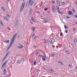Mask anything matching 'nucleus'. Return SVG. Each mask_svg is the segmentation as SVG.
<instances>
[{
    "instance_id": "7c9ffc66",
    "label": "nucleus",
    "mask_w": 77,
    "mask_h": 77,
    "mask_svg": "<svg viewBox=\"0 0 77 77\" xmlns=\"http://www.w3.org/2000/svg\"><path fill=\"white\" fill-rule=\"evenodd\" d=\"M74 42H77V39H75L74 40Z\"/></svg>"
},
{
    "instance_id": "338daca9",
    "label": "nucleus",
    "mask_w": 77,
    "mask_h": 77,
    "mask_svg": "<svg viewBox=\"0 0 77 77\" xmlns=\"http://www.w3.org/2000/svg\"><path fill=\"white\" fill-rule=\"evenodd\" d=\"M47 18L48 19V17H47Z\"/></svg>"
},
{
    "instance_id": "4468645a",
    "label": "nucleus",
    "mask_w": 77,
    "mask_h": 77,
    "mask_svg": "<svg viewBox=\"0 0 77 77\" xmlns=\"http://www.w3.org/2000/svg\"><path fill=\"white\" fill-rule=\"evenodd\" d=\"M17 25H18V20H16V23H15V26H17Z\"/></svg>"
},
{
    "instance_id": "aec40b11",
    "label": "nucleus",
    "mask_w": 77,
    "mask_h": 77,
    "mask_svg": "<svg viewBox=\"0 0 77 77\" xmlns=\"http://www.w3.org/2000/svg\"><path fill=\"white\" fill-rule=\"evenodd\" d=\"M21 61H22V62H24V59L22 58L21 59Z\"/></svg>"
},
{
    "instance_id": "c9c22d12",
    "label": "nucleus",
    "mask_w": 77,
    "mask_h": 77,
    "mask_svg": "<svg viewBox=\"0 0 77 77\" xmlns=\"http://www.w3.org/2000/svg\"><path fill=\"white\" fill-rule=\"evenodd\" d=\"M66 18H67V19H69V18H70V17H66Z\"/></svg>"
},
{
    "instance_id": "58836bf2",
    "label": "nucleus",
    "mask_w": 77,
    "mask_h": 77,
    "mask_svg": "<svg viewBox=\"0 0 77 77\" xmlns=\"http://www.w3.org/2000/svg\"><path fill=\"white\" fill-rule=\"evenodd\" d=\"M35 28H32V30H33V31H34V30H35Z\"/></svg>"
},
{
    "instance_id": "412c9836",
    "label": "nucleus",
    "mask_w": 77,
    "mask_h": 77,
    "mask_svg": "<svg viewBox=\"0 0 77 77\" xmlns=\"http://www.w3.org/2000/svg\"><path fill=\"white\" fill-rule=\"evenodd\" d=\"M48 8H45V9H44V11H47V10H48Z\"/></svg>"
},
{
    "instance_id": "bb28decb",
    "label": "nucleus",
    "mask_w": 77,
    "mask_h": 77,
    "mask_svg": "<svg viewBox=\"0 0 77 77\" xmlns=\"http://www.w3.org/2000/svg\"><path fill=\"white\" fill-rule=\"evenodd\" d=\"M72 11L74 13H75V10H74V9H72Z\"/></svg>"
},
{
    "instance_id": "de8ad7c7",
    "label": "nucleus",
    "mask_w": 77,
    "mask_h": 77,
    "mask_svg": "<svg viewBox=\"0 0 77 77\" xmlns=\"http://www.w3.org/2000/svg\"><path fill=\"white\" fill-rule=\"evenodd\" d=\"M69 66L70 67H71V65L70 64H69Z\"/></svg>"
},
{
    "instance_id": "c03bdc74",
    "label": "nucleus",
    "mask_w": 77,
    "mask_h": 77,
    "mask_svg": "<svg viewBox=\"0 0 77 77\" xmlns=\"http://www.w3.org/2000/svg\"><path fill=\"white\" fill-rule=\"evenodd\" d=\"M42 4H41V5L39 6V7H41V6H42Z\"/></svg>"
},
{
    "instance_id": "3c124183",
    "label": "nucleus",
    "mask_w": 77,
    "mask_h": 77,
    "mask_svg": "<svg viewBox=\"0 0 77 77\" xmlns=\"http://www.w3.org/2000/svg\"><path fill=\"white\" fill-rule=\"evenodd\" d=\"M57 9L58 10H59V7H57Z\"/></svg>"
},
{
    "instance_id": "9d476101",
    "label": "nucleus",
    "mask_w": 77,
    "mask_h": 77,
    "mask_svg": "<svg viewBox=\"0 0 77 77\" xmlns=\"http://www.w3.org/2000/svg\"><path fill=\"white\" fill-rule=\"evenodd\" d=\"M6 69H4L3 71V74L4 75H6Z\"/></svg>"
},
{
    "instance_id": "39448f33",
    "label": "nucleus",
    "mask_w": 77,
    "mask_h": 77,
    "mask_svg": "<svg viewBox=\"0 0 77 77\" xmlns=\"http://www.w3.org/2000/svg\"><path fill=\"white\" fill-rule=\"evenodd\" d=\"M6 63H7V60H6L2 64V66L1 67V68H3V67L5 65V64H6Z\"/></svg>"
},
{
    "instance_id": "f8f14e48",
    "label": "nucleus",
    "mask_w": 77,
    "mask_h": 77,
    "mask_svg": "<svg viewBox=\"0 0 77 77\" xmlns=\"http://www.w3.org/2000/svg\"><path fill=\"white\" fill-rule=\"evenodd\" d=\"M68 14L69 15H71L72 14V11H69Z\"/></svg>"
},
{
    "instance_id": "72a5a7b5",
    "label": "nucleus",
    "mask_w": 77,
    "mask_h": 77,
    "mask_svg": "<svg viewBox=\"0 0 77 77\" xmlns=\"http://www.w3.org/2000/svg\"><path fill=\"white\" fill-rule=\"evenodd\" d=\"M62 5H64L65 4V2H62Z\"/></svg>"
},
{
    "instance_id": "473e14b6",
    "label": "nucleus",
    "mask_w": 77,
    "mask_h": 77,
    "mask_svg": "<svg viewBox=\"0 0 77 77\" xmlns=\"http://www.w3.org/2000/svg\"><path fill=\"white\" fill-rule=\"evenodd\" d=\"M9 54V52H8L7 54H6V57L8 56V55Z\"/></svg>"
},
{
    "instance_id": "a211bd4d",
    "label": "nucleus",
    "mask_w": 77,
    "mask_h": 77,
    "mask_svg": "<svg viewBox=\"0 0 77 77\" xmlns=\"http://www.w3.org/2000/svg\"><path fill=\"white\" fill-rule=\"evenodd\" d=\"M36 64V61H35L34 62L33 65H35Z\"/></svg>"
},
{
    "instance_id": "f03ea898",
    "label": "nucleus",
    "mask_w": 77,
    "mask_h": 77,
    "mask_svg": "<svg viewBox=\"0 0 77 77\" xmlns=\"http://www.w3.org/2000/svg\"><path fill=\"white\" fill-rule=\"evenodd\" d=\"M25 2H23L22 4V5L21 7V8L20 9V12H22L23 10V9H24V6H25Z\"/></svg>"
},
{
    "instance_id": "603ef678",
    "label": "nucleus",
    "mask_w": 77,
    "mask_h": 77,
    "mask_svg": "<svg viewBox=\"0 0 77 77\" xmlns=\"http://www.w3.org/2000/svg\"><path fill=\"white\" fill-rule=\"evenodd\" d=\"M75 18H77V15H75Z\"/></svg>"
},
{
    "instance_id": "393cba45",
    "label": "nucleus",
    "mask_w": 77,
    "mask_h": 77,
    "mask_svg": "<svg viewBox=\"0 0 77 77\" xmlns=\"http://www.w3.org/2000/svg\"><path fill=\"white\" fill-rule=\"evenodd\" d=\"M0 24L2 26H3V22H0Z\"/></svg>"
},
{
    "instance_id": "7ed1b4c3",
    "label": "nucleus",
    "mask_w": 77,
    "mask_h": 77,
    "mask_svg": "<svg viewBox=\"0 0 77 77\" xmlns=\"http://www.w3.org/2000/svg\"><path fill=\"white\" fill-rule=\"evenodd\" d=\"M33 4V1H32V0H29V2L28 3V5H30L32 6Z\"/></svg>"
},
{
    "instance_id": "4c0bfd02",
    "label": "nucleus",
    "mask_w": 77,
    "mask_h": 77,
    "mask_svg": "<svg viewBox=\"0 0 77 77\" xmlns=\"http://www.w3.org/2000/svg\"><path fill=\"white\" fill-rule=\"evenodd\" d=\"M64 27L66 29L67 28V27H66V26H64Z\"/></svg>"
},
{
    "instance_id": "864d4df0",
    "label": "nucleus",
    "mask_w": 77,
    "mask_h": 77,
    "mask_svg": "<svg viewBox=\"0 0 77 77\" xmlns=\"http://www.w3.org/2000/svg\"><path fill=\"white\" fill-rule=\"evenodd\" d=\"M38 53H39V52H37L36 54H38Z\"/></svg>"
},
{
    "instance_id": "49530a36",
    "label": "nucleus",
    "mask_w": 77,
    "mask_h": 77,
    "mask_svg": "<svg viewBox=\"0 0 77 77\" xmlns=\"http://www.w3.org/2000/svg\"><path fill=\"white\" fill-rule=\"evenodd\" d=\"M56 36H57V38H58V37H59V35H56Z\"/></svg>"
},
{
    "instance_id": "69168bd1",
    "label": "nucleus",
    "mask_w": 77,
    "mask_h": 77,
    "mask_svg": "<svg viewBox=\"0 0 77 77\" xmlns=\"http://www.w3.org/2000/svg\"><path fill=\"white\" fill-rule=\"evenodd\" d=\"M20 61V60H17V61L18 62H19Z\"/></svg>"
},
{
    "instance_id": "680f3d73",
    "label": "nucleus",
    "mask_w": 77,
    "mask_h": 77,
    "mask_svg": "<svg viewBox=\"0 0 77 77\" xmlns=\"http://www.w3.org/2000/svg\"><path fill=\"white\" fill-rule=\"evenodd\" d=\"M42 4H43V2H42V3H41V4H42Z\"/></svg>"
},
{
    "instance_id": "e433bc0d",
    "label": "nucleus",
    "mask_w": 77,
    "mask_h": 77,
    "mask_svg": "<svg viewBox=\"0 0 77 77\" xmlns=\"http://www.w3.org/2000/svg\"><path fill=\"white\" fill-rule=\"evenodd\" d=\"M60 36H62V32H61L60 33Z\"/></svg>"
},
{
    "instance_id": "ea45409f",
    "label": "nucleus",
    "mask_w": 77,
    "mask_h": 77,
    "mask_svg": "<svg viewBox=\"0 0 77 77\" xmlns=\"http://www.w3.org/2000/svg\"><path fill=\"white\" fill-rule=\"evenodd\" d=\"M20 62H17V64H18V65H19V64H20Z\"/></svg>"
},
{
    "instance_id": "4be33fe9",
    "label": "nucleus",
    "mask_w": 77,
    "mask_h": 77,
    "mask_svg": "<svg viewBox=\"0 0 77 77\" xmlns=\"http://www.w3.org/2000/svg\"><path fill=\"white\" fill-rule=\"evenodd\" d=\"M38 56H40L41 57H42L44 56L42 55H38Z\"/></svg>"
},
{
    "instance_id": "f704fd0d",
    "label": "nucleus",
    "mask_w": 77,
    "mask_h": 77,
    "mask_svg": "<svg viewBox=\"0 0 77 77\" xmlns=\"http://www.w3.org/2000/svg\"><path fill=\"white\" fill-rule=\"evenodd\" d=\"M58 63H61V64H63V63H62L60 61H58Z\"/></svg>"
},
{
    "instance_id": "774afa93",
    "label": "nucleus",
    "mask_w": 77,
    "mask_h": 77,
    "mask_svg": "<svg viewBox=\"0 0 77 77\" xmlns=\"http://www.w3.org/2000/svg\"><path fill=\"white\" fill-rule=\"evenodd\" d=\"M11 68H12V66H11Z\"/></svg>"
},
{
    "instance_id": "0e129e2a",
    "label": "nucleus",
    "mask_w": 77,
    "mask_h": 77,
    "mask_svg": "<svg viewBox=\"0 0 77 77\" xmlns=\"http://www.w3.org/2000/svg\"><path fill=\"white\" fill-rule=\"evenodd\" d=\"M75 68H76V69H77V67H76Z\"/></svg>"
},
{
    "instance_id": "0eeeda50",
    "label": "nucleus",
    "mask_w": 77,
    "mask_h": 77,
    "mask_svg": "<svg viewBox=\"0 0 77 77\" xmlns=\"http://www.w3.org/2000/svg\"><path fill=\"white\" fill-rule=\"evenodd\" d=\"M36 35H35V34H34L32 36V38L33 39V40H34V39H36Z\"/></svg>"
},
{
    "instance_id": "2f4dec72",
    "label": "nucleus",
    "mask_w": 77,
    "mask_h": 77,
    "mask_svg": "<svg viewBox=\"0 0 77 77\" xmlns=\"http://www.w3.org/2000/svg\"><path fill=\"white\" fill-rule=\"evenodd\" d=\"M7 17H9V18H10V16L9 15V14H6Z\"/></svg>"
},
{
    "instance_id": "6e6552de",
    "label": "nucleus",
    "mask_w": 77,
    "mask_h": 77,
    "mask_svg": "<svg viewBox=\"0 0 77 77\" xmlns=\"http://www.w3.org/2000/svg\"><path fill=\"white\" fill-rule=\"evenodd\" d=\"M20 46H17V47L18 48H19V49H20L21 48H23V46L22 45H20Z\"/></svg>"
},
{
    "instance_id": "5fc2aeb1",
    "label": "nucleus",
    "mask_w": 77,
    "mask_h": 77,
    "mask_svg": "<svg viewBox=\"0 0 77 77\" xmlns=\"http://www.w3.org/2000/svg\"><path fill=\"white\" fill-rule=\"evenodd\" d=\"M73 30L74 31H75V29H73Z\"/></svg>"
},
{
    "instance_id": "a19ab883",
    "label": "nucleus",
    "mask_w": 77,
    "mask_h": 77,
    "mask_svg": "<svg viewBox=\"0 0 77 77\" xmlns=\"http://www.w3.org/2000/svg\"><path fill=\"white\" fill-rule=\"evenodd\" d=\"M52 3H54V4L55 3V2L54 1H53L52 2Z\"/></svg>"
},
{
    "instance_id": "79ce46f5",
    "label": "nucleus",
    "mask_w": 77,
    "mask_h": 77,
    "mask_svg": "<svg viewBox=\"0 0 77 77\" xmlns=\"http://www.w3.org/2000/svg\"><path fill=\"white\" fill-rule=\"evenodd\" d=\"M66 33H68V31H67V30H66Z\"/></svg>"
},
{
    "instance_id": "bf43d9fd",
    "label": "nucleus",
    "mask_w": 77,
    "mask_h": 77,
    "mask_svg": "<svg viewBox=\"0 0 77 77\" xmlns=\"http://www.w3.org/2000/svg\"><path fill=\"white\" fill-rule=\"evenodd\" d=\"M75 4H76V5H77V2H75Z\"/></svg>"
},
{
    "instance_id": "4d7b16f0",
    "label": "nucleus",
    "mask_w": 77,
    "mask_h": 77,
    "mask_svg": "<svg viewBox=\"0 0 77 77\" xmlns=\"http://www.w3.org/2000/svg\"><path fill=\"white\" fill-rule=\"evenodd\" d=\"M20 35L18 36L17 38H20Z\"/></svg>"
},
{
    "instance_id": "9b49d317",
    "label": "nucleus",
    "mask_w": 77,
    "mask_h": 77,
    "mask_svg": "<svg viewBox=\"0 0 77 77\" xmlns=\"http://www.w3.org/2000/svg\"><path fill=\"white\" fill-rule=\"evenodd\" d=\"M2 9L4 11V12H5L6 11V10H5V8L3 7H1Z\"/></svg>"
},
{
    "instance_id": "423d86ee",
    "label": "nucleus",
    "mask_w": 77,
    "mask_h": 77,
    "mask_svg": "<svg viewBox=\"0 0 77 77\" xmlns=\"http://www.w3.org/2000/svg\"><path fill=\"white\" fill-rule=\"evenodd\" d=\"M55 42V40L54 39H52L50 42V44H53L54 42Z\"/></svg>"
},
{
    "instance_id": "ddd939ff",
    "label": "nucleus",
    "mask_w": 77,
    "mask_h": 77,
    "mask_svg": "<svg viewBox=\"0 0 77 77\" xmlns=\"http://www.w3.org/2000/svg\"><path fill=\"white\" fill-rule=\"evenodd\" d=\"M44 41H45V42L47 44V43H48V40H47V39H46L45 40H44Z\"/></svg>"
},
{
    "instance_id": "f257e3e1",
    "label": "nucleus",
    "mask_w": 77,
    "mask_h": 77,
    "mask_svg": "<svg viewBox=\"0 0 77 77\" xmlns=\"http://www.w3.org/2000/svg\"><path fill=\"white\" fill-rule=\"evenodd\" d=\"M17 33H16L12 37V38L11 39V41L10 45L8 48V49H9L10 48H11V47L12 46V45L13 44V43H14V41H15V39L16 38V36H17Z\"/></svg>"
},
{
    "instance_id": "2eb2a0df",
    "label": "nucleus",
    "mask_w": 77,
    "mask_h": 77,
    "mask_svg": "<svg viewBox=\"0 0 77 77\" xmlns=\"http://www.w3.org/2000/svg\"><path fill=\"white\" fill-rule=\"evenodd\" d=\"M45 56H43L42 58V60H44V61H45Z\"/></svg>"
},
{
    "instance_id": "b1692460",
    "label": "nucleus",
    "mask_w": 77,
    "mask_h": 77,
    "mask_svg": "<svg viewBox=\"0 0 77 77\" xmlns=\"http://www.w3.org/2000/svg\"><path fill=\"white\" fill-rule=\"evenodd\" d=\"M31 20H32V21L33 22V21H34V20H33V18L32 17L31 18Z\"/></svg>"
},
{
    "instance_id": "8fccbe9b",
    "label": "nucleus",
    "mask_w": 77,
    "mask_h": 77,
    "mask_svg": "<svg viewBox=\"0 0 77 77\" xmlns=\"http://www.w3.org/2000/svg\"><path fill=\"white\" fill-rule=\"evenodd\" d=\"M39 13H40L39 12V11H37V14H39Z\"/></svg>"
},
{
    "instance_id": "c756f323",
    "label": "nucleus",
    "mask_w": 77,
    "mask_h": 77,
    "mask_svg": "<svg viewBox=\"0 0 77 77\" xmlns=\"http://www.w3.org/2000/svg\"><path fill=\"white\" fill-rule=\"evenodd\" d=\"M45 59H48V57H47L46 56H45Z\"/></svg>"
},
{
    "instance_id": "c85d7f7f",
    "label": "nucleus",
    "mask_w": 77,
    "mask_h": 77,
    "mask_svg": "<svg viewBox=\"0 0 77 77\" xmlns=\"http://www.w3.org/2000/svg\"><path fill=\"white\" fill-rule=\"evenodd\" d=\"M6 57H7L6 56H5V57H4V59H3V60H2V61H3L5 59H6Z\"/></svg>"
},
{
    "instance_id": "cd10ccee",
    "label": "nucleus",
    "mask_w": 77,
    "mask_h": 77,
    "mask_svg": "<svg viewBox=\"0 0 77 77\" xmlns=\"http://www.w3.org/2000/svg\"><path fill=\"white\" fill-rule=\"evenodd\" d=\"M33 48H36V46L34 45H33Z\"/></svg>"
},
{
    "instance_id": "20e7f679",
    "label": "nucleus",
    "mask_w": 77,
    "mask_h": 77,
    "mask_svg": "<svg viewBox=\"0 0 77 77\" xmlns=\"http://www.w3.org/2000/svg\"><path fill=\"white\" fill-rule=\"evenodd\" d=\"M52 11L53 12H55L56 11V8H55V7H54V6H53L52 8Z\"/></svg>"
},
{
    "instance_id": "37998d69",
    "label": "nucleus",
    "mask_w": 77,
    "mask_h": 77,
    "mask_svg": "<svg viewBox=\"0 0 77 77\" xmlns=\"http://www.w3.org/2000/svg\"><path fill=\"white\" fill-rule=\"evenodd\" d=\"M43 22L45 23H47L46 21H45V20H43Z\"/></svg>"
},
{
    "instance_id": "5701e85b",
    "label": "nucleus",
    "mask_w": 77,
    "mask_h": 77,
    "mask_svg": "<svg viewBox=\"0 0 77 77\" xmlns=\"http://www.w3.org/2000/svg\"><path fill=\"white\" fill-rule=\"evenodd\" d=\"M54 54H52L51 56V57H54Z\"/></svg>"
},
{
    "instance_id": "a878e982",
    "label": "nucleus",
    "mask_w": 77,
    "mask_h": 77,
    "mask_svg": "<svg viewBox=\"0 0 77 77\" xmlns=\"http://www.w3.org/2000/svg\"><path fill=\"white\" fill-rule=\"evenodd\" d=\"M58 13H59V14H62V12L60 11H58Z\"/></svg>"
},
{
    "instance_id": "1a4fd4ad",
    "label": "nucleus",
    "mask_w": 77,
    "mask_h": 77,
    "mask_svg": "<svg viewBox=\"0 0 77 77\" xmlns=\"http://www.w3.org/2000/svg\"><path fill=\"white\" fill-rule=\"evenodd\" d=\"M32 12H33V10L32 9H31L29 11V15H31L32 13Z\"/></svg>"
},
{
    "instance_id": "13d9d810",
    "label": "nucleus",
    "mask_w": 77,
    "mask_h": 77,
    "mask_svg": "<svg viewBox=\"0 0 77 77\" xmlns=\"http://www.w3.org/2000/svg\"><path fill=\"white\" fill-rule=\"evenodd\" d=\"M40 17H41V18H42V16H40Z\"/></svg>"
},
{
    "instance_id": "f3484780",
    "label": "nucleus",
    "mask_w": 77,
    "mask_h": 77,
    "mask_svg": "<svg viewBox=\"0 0 77 77\" xmlns=\"http://www.w3.org/2000/svg\"><path fill=\"white\" fill-rule=\"evenodd\" d=\"M49 71H51V72H54V70L50 69H49Z\"/></svg>"
},
{
    "instance_id": "a18cd8bd",
    "label": "nucleus",
    "mask_w": 77,
    "mask_h": 77,
    "mask_svg": "<svg viewBox=\"0 0 77 77\" xmlns=\"http://www.w3.org/2000/svg\"><path fill=\"white\" fill-rule=\"evenodd\" d=\"M19 62L20 63H21V60H20V61Z\"/></svg>"
},
{
    "instance_id": "052dcab7",
    "label": "nucleus",
    "mask_w": 77,
    "mask_h": 77,
    "mask_svg": "<svg viewBox=\"0 0 77 77\" xmlns=\"http://www.w3.org/2000/svg\"><path fill=\"white\" fill-rule=\"evenodd\" d=\"M66 52H68V51H67V50H66Z\"/></svg>"
},
{
    "instance_id": "09e8293b",
    "label": "nucleus",
    "mask_w": 77,
    "mask_h": 77,
    "mask_svg": "<svg viewBox=\"0 0 77 77\" xmlns=\"http://www.w3.org/2000/svg\"><path fill=\"white\" fill-rule=\"evenodd\" d=\"M58 3L59 4H60V2H59V1H58Z\"/></svg>"
},
{
    "instance_id": "6e6d98bb",
    "label": "nucleus",
    "mask_w": 77,
    "mask_h": 77,
    "mask_svg": "<svg viewBox=\"0 0 77 77\" xmlns=\"http://www.w3.org/2000/svg\"><path fill=\"white\" fill-rule=\"evenodd\" d=\"M30 23H31V24H33V23L32 22H30Z\"/></svg>"
},
{
    "instance_id": "e2e57ef3",
    "label": "nucleus",
    "mask_w": 77,
    "mask_h": 77,
    "mask_svg": "<svg viewBox=\"0 0 77 77\" xmlns=\"http://www.w3.org/2000/svg\"><path fill=\"white\" fill-rule=\"evenodd\" d=\"M75 23H76V24L77 25V22H76Z\"/></svg>"
},
{
    "instance_id": "dca6fc26",
    "label": "nucleus",
    "mask_w": 77,
    "mask_h": 77,
    "mask_svg": "<svg viewBox=\"0 0 77 77\" xmlns=\"http://www.w3.org/2000/svg\"><path fill=\"white\" fill-rule=\"evenodd\" d=\"M4 19H5V20H7V21H8V18H7V17L5 16L4 17Z\"/></svg>"
},
{
    "instance_id": "6ab92c4d",
    "label": "nucleus",
    "mask_w": 77,
    "mask_h": 77,
    "mask_svg": "<svg viewBox=\"0 0 77 77\" xmlns=\"http://www.w3.org/2000/svg\"><path fill=\"white\" fill-rule=\"evenodd\" d=\"M5 42L6 43H9V40H8V41H5Z\"/></svg>"
}]
</instances>
